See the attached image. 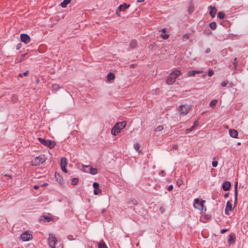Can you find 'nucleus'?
Masks as SVG:
<instances>
[{
    "label": "nucleus",
    "mask_w": 248,
    "mask_h": 248,
    "mask_svg": "<svg viewBox=\"0 0 248 248\" xmlns=\"http://www.w3.org/2000/svg\"><path fill=\"white\" fill-rule=\"evenodd\" d=\"M67 165V160L66 157H63L61 159V167L66 166Z\"/></svg>",
    "instance_id": "a211bd4d"
},
{
    "label": "nucleus",
    "mask_w": 248,
    "mask_h": 248,
    "mask_svg": "<svg viewBox=\"0 0 248 248\" xmlns=\"http://www.w3.org/2000/svg\"><path fill=\"white\" fill-rule=\"evenodd\" d=\"M99 184L96 182H94L93 183V187L95 188H97L99 187Z\"/></svg>",
    "instance_id": "4c0bfd02"
},
{
    "label": "nucleus",
    "mask_w": 248,
    "mask_h": 248,
    "mask_svg": "<svg viewBox=\"0 0 248 248\" xmlns=\"http://www.w3.org/2000/svg\"><path fill=\"white\" fill-rule=\"evenodd\" d=\"M161 37L164 39H167L169 37V35L168 34L161 35Z\"/></svg>",
    "instance_id": "79ce46f5"
},
{
    "label": "nucleus",
    "mask_w": 248,
    "mask_h": 248,
    "mask_svg": "<svg viewBox=\"0 0 248 248\" xmlns=\"http://www.w3.org/2000/svg\"><path fill=\"white\" fill-rule=\"evenodd\" d=\"M173 149H177V148H178V146H177V145H173Z\"/></svg>",
    "instance_id": "4d7b16f0"
},
{
    "label": "nucleus",
    "mask_w": 248,
    "mask_h": 248,
    "mask_svg": "<svg viewBox=\"0 0 248 248\" xmlns=\"http://www.w3.org/2000/svg\"><path fill=\"white\" fill-rule=\"evenodd\" d=\"M138 2H141L144 1L145 0H137Z\"/></svg>",
    "instance_id": "052dcab7"
},
{
    "label": "nucleus",
    "mask_w": 248,
    "mask_h": 248,
    "mask_svg": "<svg viewBox=\"0 0 248 248\" xmlns=\"http://www.w3.org/2000/svg\"><path fill=\"white\" fill-rule=\"evenodd\" d=\"M199 121L198 120H196L194 122V124H193V126L196 127V126H198L199 125Z\"/></svg>",
    "instance_id": "a19ab883"
},
{
    "label": "nucleus",
    "mask_w": 248,
    "mask_h": 248,
    "mask_svg": "<svg viewBox=\"0 0 248 248\" xmlns=\"http://www.w3.org/2000/svg\"><path fill=\"white\" fill-rule=\"evenodd\" d=\"M82 167H83V168H85V167L88 168V167H89V166H87V165H82Z\"/></svg>",
    "instance_id": "e2e57ef3"
},
{
    "label": "nucleus",
    "mask_w": 248,
    "mask_h": 248,
    "mask_svg": "<svg viewBox=\"0 0 248 248\" xmlns=\"http://www.w3.org/2000/svg\"><path fill=\"white\" fill-rule=\"evenodd\" d=\"M47 186V183H44L43 185H42L41 186Z\"/></svg>",
    "instance_id": "5fc2aeb1"
},
{
    "label": "nucleus",
    "mask_w": 248,
    "mask_h": 248,
    "mask_svg": "<svg viewBox=\"0 0 248 248\" xmlns=\"http://www.w3.org/2000/svg\"><path fill=\"white\" fill-rule=\"evenodd\" d=\"M124 4H121L116 10V14L118 16H120V12L124 9Z\"/></svg>",
    "instance_id": "f3484780"
},
{
    "label": "nucleus",
    "mask_w": 248,
    "mask_h": 248,
    "mask_svg": "<svg viewBox=\"0 0 248 248\" xmlns=\"http://www.w3.org/2000/svg\"><path fill=\"white\" fill-rule=\"evenodd\" d=\"M78 178H73L72 179L71 184L72 185L75 186L78 184Z\"/></svg>",
    "instance_id": "c85d7f7f"
},
{
    "label": "nucleus",
    "mask_w": 248,
    "mask_h": 248,
    "mask_svg": "<svg viewBox=\"0 0 248 248\" xmlns=\"http://www.w3.org/2000/svg\"><path fill=\"white\" fill-rule=\"evenodd\" d=\"M28 74H29V71H26L25 72H24L23 73L19 74L18 75V77L22 78L23 76H27L28 75Z\"/></svg>",
    "instance_id": "2f4dec72"
},
{
    "label": "nucleus",
    "mask_w": 248,
    "mask_h": 248,
    "mask_svg": "<svg viewBox=\"0 0 248 248\" xmlns=\"http://www.w3.org/2000/svg\"><path fill=\"white\" fill-rule=\"evenodd\" d=\"M193 11H194V6L192 4H191L188 7V13L191 14L193 12Z\"/></svg>",
    "instance_id": "7c9ffc66"
},
{
    "label": "nucleus",
    "mask_w": 248,
    "mask_h": 248,
    "mask_svg": "<svg viewBox=\"0 0 248 248\" xmlns=\"http://www.w3.org/2000/svg\"><path fill=\"white\" fill-rule=\"evenodd\" d=\"M163 209V208H162V207H160V210H161V209Z\"/></svg>",
    "instance_id": "338daca9"
},
{
    "label": "nucleus",
    "mask_w": 248,
    "mask_h": 248,
    "mask_svg": "<svg viewBox=\"0 0 248 248\" xmlns=\"http://www.w3.org/2000/svg\"><path fill=\"white\" fill-rule=\"evenodd\" d=\"M173 185H170L167 188L168 190V191H170L171 190H172L173 189Z\"/></svg>",
    "instance_id": "37998d69"
},
{
    "label": "nucleus",
    "mask_w": 248,
    "mask_h": 248,
    "mask_svg": "<svg viewBox=\"0 0 248 248\" xmlns=\"http://www.w3.org/2000/svg\"><path fill=\"white\" fill-rule=\"evenodd\" d=\"M58 241L54 234H49V236L48 238V243L49 246L52 248H55Z\"/></svg>",
    "instance_id": "0eeeda50"
},
{
    "label": "nucleus",
    "mask_w": 248,
    "mask_h": 248,
    "mask_svg": "<svg viewBox=\"0 0 248 248\" xmlns=\"http://www.w3.org/2000/svg\"><path fill=\"white\" fill-rule=\"evenodd\" d=\"M234 205L232 207V204L230 202V201H228L226 203V208L225 209V214L226 215H230L231 212L233 210V209L235 206L237 199V182H236L234 185Z\"/></svg>",
    "instance_id": "f257e3e1"
},
{
    "label": "nucleus",
    "mask_w": 248,
    "mask_h": 248,
    "mask_svg": "<svg viewBox=\"0 0 248 248\" xmlns=\"http://www.w3.org/2000/svg\"><path fill=\"white\" fill-rule=\"evenodd\" d=\"M52 87L53 90L55 91H58L60 88V86L57 84H53Z\"/></svg>",
    "instance_id": "c756f323"
},
{
    "label": "nucleus",
    "mask_w": 248,
    "mask_h": 248,
    "mask_svg": "<svg viewBox=\"0 0 248 248\" xmlns=\"http://www.w3.org/2000/svg\"><path fill=\"white\" fill-rule=\"evenodd\" d=\"M46 160V158L45 155H41L36 157L33 160L31 161V164L34 166H38Z\"/></svg>",
    "instance_id": "423d86ee"
},
{
    "label": "nucleus",
    "mask_w": 248,
    "mask_h": 248,
    "mask_svg": "<svg viewBox=\"0 0 248 248\" xmlns=\"http://www.w3.org/2000/svg\"><path fill=\"white\" fill-rule=\"evenodd\" d=\"M105 211V209H103L102 210V213H104Z\"/></svg>",
    "instance_id": "69168bd1"
},
{
    "label": "nucleus",
    "mask_w": 248,
    "mask_h": 248,
    "mask_svg": "<svg viewBox=\"0 0 248 248\" xmlns=\"http://www.w3.org/2000/svg\"><path fill=\"white\" fill-rule=\"evenodd\" d=\"M180 74L181 72L178 70H175L172 72L167 78L166 83L170 85L173 84L175 81V79L179 77Z\"/></svg>",
    "instance_id": "f03ea898"
},
{
    "label": "nucleus",
    "mask_w": 248,
    "mask_h": 248,
    "mask_svg": "<svg viewBox=\"0 0 248 248\" xmlns=\"http://www.w3.org/2000/svg\"><path fill=\"white\" fill-rule=\"evenodd\" d=\"M234 237L232 235H230L228 239V243L232 244L234 242Z\"/></svg>",
    "instance_id": "bb28decb"
},
{
    "label": "nucleus",
    "mask_w": 248,
    "mask_h": 248,
    "mask_svg": "<svg viewBox=\"0 0 248 248\" xmlns=\"http://www.w3.org/2000/svg\"><path fill=\"white\" fill-rule=\"evenodd\" d=\"M124 128V122L117 123L111 130V134L116 135L121 130Z\"/></svg>",
    "instance_id": "39448f33"
},
{
    "label": "nucleus",
    "mask_w": 248,
    "mask_h": 248,
    "mask_svg": "<svg viewBox=\"0 0 248 248\" xmlns=\"http://www.w3.org/2000/svg\"><path fill=\"white\" fill-rule=\"evenodd\" d=\"M222 187L224 191H228L231 187V183L229 181H225L222 184Z\"/></svg>",
    "instance_id": "f8f14e48"
},
{
    "label": "nucleus",
    "mask_w": 248,
    "mask_h": 248,
    "mask_svg": "<svg viewBox=\"0 0 248 248\" xmlns=\"http://www.w3.org/2000/svg\"><path fill=\"white\" fill-rule=\"evenodd\" d=\"M164 170H161V172H160V174L162 175V176L164 175Z\"/></svg>",
    "instance_id": "13d9d810"
},
{
    "label": "nucleus",
    "mask_w": 248,
    "mask_h": 248,
    "mask_svg": "<svg viewBox=\"0 0 248 248\" xmlns=\"http://www.w3.org/2000/svg\"><path fill=\"white\" fill-rule=\"evenodd\" d=\"M217 100L216 99L212 100L209 103L210 107L212 108H214L217 103Z\"/></svg>",
    "instance_id": "4be33fe9"
},
{
    "label": "nucleus",
    "mask_w": 248,
    "mask_h": 248,
    "mask_svg": "<svg viewBox=\"0 0 248 248\" xmlns=\"http://www.w3.org/2000/svg\"><path fill=\"white\" fill-rule=\"evenodd\" d=\"M190 37V35L188 33H186L183 35V39L184 40H186L187 39H188Z\"/></svg>",
    "instance_id": "72a5a7b5"
},
{
    "label": "nucleus",
    "mask_w": 248,
    "mask_h": 248,
    "mask_svg": "<svg viewBox=\"0 0 248 248\" xmlns=\"http://www.w3.org/2000/svg\"><path fill=\"white\" fill-rule=\"evenodd\" d=\"M237 145H241V143H240V142H238V143H237Z\"/></svg>",
    "instance_id": "0e129e2a"
},
{
    "label": "nucleus",
    "mask_w": 248,
    "mask_h": 248,
    "mask_svg": "<svg viewBox=\"0 0 248 248\" xmlns=\"http://www.w3.org/2000/svg\"><path fill=\"white\" fill-rule=\"evenodd\" d=\"M228 195H229V193H226L225 195H224V198H227L228 197Z\"/></svg>",
    "instance_id": "bf43d9fd"
},
{
    "label": "nucleus",
    "mask_w": 248,
    "mask_h": 248,
    "mask_svg": "<svg viewBox=\"0 0 248 248\" xmlns=\"http://www.w3.org/2000/svg\"><path fill=\"white\" fill-rule=\"evenodd\" d=\"M209 8L210 9L209 14L212 17H214L216 15V13L217 10L215 7H213L212 6H209Z\"/></svg>",
    "instance_id": "ddd939ff"
},
{
    "label": "nucleus",
    "mask_w": 248,
    "mask_h": 248,
    "mask_svg": "<svg viewBox=\"0 0 248 248\" xmlns=\"http://www.w3.org/2000/svg\"><path fill=\"white\" fill-rule=\"evenodd\" d=\"M191 132V131H190L189 128H187V129H186V134H187V133H189V132Z\"/></svg>",
    "instance_id": "3c124183"
},
{
    "label": "nucleus",
    "mask_w": 248,
    "mask_h": 248,
    "mask_svg": "<svg viewBox=\"0 0 248 248\" xmlns=\"http://www.w3.org/2000/svg\"><path fill=\"white\" fill-rule=\"evenodd\" d=\"M27 55V53H25V54H23L22 55H21V60L20 61H22L24 58L25 57V56Z\"/></svg>",
    "instance_id": "c03bdc74"
},
{
    "label": "nucleus",
    "mask_w": 248,
    "mask_h": 248,
    "mask_svg": "<svg viewBox=\"0 0 248 248\" xmlns=\"http://www.w3.org/2000/svg\"><path fill=\"white\" fill-rule=\"evenodd\" d=\"M214 74V72L213 70H209L208 72V75L210 77H212Z\"/></svg>",
    "instance_id": "58836bf2"
},
{
    "label": "nucleus",
    "mask_w": 248,
    "mask_h": 248,
    "mask_svg": "<svg viewBox=\"0 0 248 248\" xmlns=\"http://www.w3.org/2000/svg\"><path fill=\"white\" fill-rule=\"evenodd\" d=\"M20 237L23 241H28L31 239L32 236L31 233L28 232H25L22 233Z\"/></svg>",
    "instance_id": "1a4fd4ad"
},
{
    "label": "nucleus",
    "mask_w": 248,
    "mask_h": 248,
    "mask_svg": "<svg viewBox=\"0 0 248 248\" xmlns=\"http://www.w3.org/2000/svg\"><path fill=\"white\" fill-rule=\"evenodd\" d=\"M233 66L234 68H236L237 66V62L236 58H235L234 59Z\"/></svg>",
    "instance_id": "f704fd0d"
},
{
    "label": "nucleus",
    "mask_w": 248,
    "mask_h": 248,
    "mask_svg": "<svg viewBox=\"0 0 248 248\" xmlns=\"http://www.w3.org/2000/svg\"><path fill=\"white\" fill-rule=\"evenodd\" d=\"M98 248H108L105 242L102 241L98 243Z\"/></svg>",
    "instance_id": "5701e85b"
},
{
    "label": "nucleus",
    "mask_w": 248,
    "mask_h": 248,
    "mask_svg": "<svg viewBox=\"0 0 248 248\" xmlns=\"http://www.w3.org/2000/svg\"><path fill=\"white\" fill-rule=\"evenodd\" d=\"M66 166H61L62 170L65 173H66L67 172V170L66 169Z\"/></svg>",
    "instance_id": "ea45409f"
},
{
    "label": "nucleus",
    "mask_w": 248,
    "mask_h": 248,
    "mask_svg": "<svg viewBox=\"0 0 248 248\" xmlns=\"http://www.w3.org/2000/svg\"><path fill=\"white\" fill-rule=\"evenodd\" d=\"M163 129V126L162 125L158 126L155 129V132L156 133L161 132Z\"/></svg>",
    "instance_id": "b1692460"
},
{
    "label": "nucleus",
    "mask_w": 248,
    "mask_h": 248,
    "mask_svg": "<svg viewBox=\"0 0 248 248\" xmlns=\"http://www.w3.org/2000/svg\"><path fill=\"white\" fill-rule=\"evenodd\" d=\"M160 211H161V213H163V212H162L163 209H161V210H160Z\"/></svg>",
    "instance_id": "774afa93"
},
{
    "label": "nucleus",
    "mask_w": 248,
    "mask_h": 248,
    "mask_svg": "<svg viewBox=\"0 0 248 248\" xmlns=\"http://www.w3.org/2000/svg\"><path fill=\"white\" fill-rule=\"evenodd\" d=\"M228 83V81L227 80L224 81L221 83V86L223 87H226Z\"/></svg>",
    "instance_id": "c9c22d12"
},
{
    "label": "nucleus",
    "mask_w": 248,
    "mask_h": 248,
    "mask_svg": "<svg viewBox=\"0 0 248 248\" xmlns=\"http://www.w3.org/2000/svg\"><path fill=\"white\" fill-rule=\"evenodd\" d=\"M71 0H64L61 3V6L62 8H65L67 7V5L70 2Z\"/></svg>",
    "instance_id": "6ab92c4d"
},
{
    "label": "nucleus",
    "mask_w": 248,
    "mask_h": 248,
    "mask_svg": "<svg viewBox=\"0 0 248 248\" xmlns=\"http://www.w3.org/2000/svg\"><path fill=\"white\" fill-rule=\"evenodd\" d=\"M129 5L125 3V9L129 8Z\"/></svg>",
    "instance_id": "864d4df0"
},
{
    "label": "nucleus",
    "mask_w": 248,
    "mask_h": 248,
    "mask_svg": "<svg viewBox=\"0 0 248 248\" xmlns=\"http://www.w3.org/2000/svg\"><path fill=\"white\" fill-rule=\"evenodd\" d=\"M229 135L230 136L233 138H238V132L235 129H230L229 130Z\"/></svg>",
    "instance_id": "4468645a"
},
{
    "label": "nucleus",
    "mask_w": 248,
    "mask_h": 248,
    "mask_svg": "<svg viewBox=\"0 0 248 248\" xmlns=\"http://www.w3.org/2000/svg\"><path fill=\"white\" fill-rule=\"evenodd\" d=\"M225 14L223 12H219L217 14V17L219 19H223L225 17Z\"/></svg>",
    "instance_id": "393cba45"
},
{
    "label": "nucleus",
    "mask_w": 248,
    "mask_h": 248,
    "mask_svg": "<svg viewBox=\"0 0 248 248\" xmlns=\"http://www.w3.org/2000/svg\"><path fill=\"white\" fill-rule=\"evenodd\" d=\"M21 44H17L16 46V49H17V50L19 49L21 47Z\"/></svg>",
    "instance_id": "a18cd8bd"
},
{
    "label": "nucleus",
    "mask_w": 248,
    "mask_h": 248,
    "mask_svg": "<svg viewBox=\"0 0 248 248\" xmlns=\"http://www.w3.org/2000/svg\"><path fill=\"white\" fill-rule=\"evenodd\" d=\"M226 231H227L226 229H222L220 231V233L223 234V233H225Z\"/></svg>",
    "instance_id": "09e8293b"
},
{
    "label": "nucleus",
    "mask_w": 248,
    "mask_h": 248,
    "mask_svg": "<svg viewBox=\"0 0 248 248\" xmlns=\"http://www.w3.org/2000/svg\"><path fill=\"white\" fill-rule=\"evenodd\" d=\"M101 192V190L99 189V188H95L93 193L95 195H97L98 193H100Z\"/></svg>",
    "instance_id": "473e14b6"
},
{
    "label": "nucleus",
    "mask_w": 248,
    "mask_h": 248,
    "mask_svg": "<svg viewBox=\"0 0 248 248\" xmlns=\"http://www.w3.org/2000/svg\"><path fill=\"white\" fill-rule=\"evenodd\" d=\"M190 108H191V107L189 105H181L180 106L179 111L181 114L186 115L189 112Z\"/></svg>",
    "instance_id": "6e6552de"
},
{
    "label": "nucleus",
    "mask_w": 248,
    "mask_h": 248,
    "mask_svg": "<svg viewBox=\"0 0 248 248\" xmlns=\"http://www.w3.org/2000/svg\"><path fill=\"white\" fill-rule=\"evenodd\" d=\"M39 186H37V185H35V186H34V188L35 189H38V188H39Z\"/></svg>",
    "instance_id": "603ef678"
},
{
    "label": "nucleus",
    "mask_w": 248,
    "mask_h": 248,
    "mask_svg": "<svg viewBox=\"0 0 248 248\" xmlns=\"http://www.w3.org/2000/svg\"><path fill=\"white\" fill-rule=\"evenodd\" d=\"M134 149L138 152L140 153V145L138 143H135L134 145Z\"/></svg>",
    "instance_id": "cd10ccee"
},
{
    "label": "nucleus",
    "mask_w": 248,
    "mask_h": 248,
    "mask_svg": "<svg viewBox=\"0 0 248 248\" xmlns=\"http://www.w3.org/2000/svg\"><path fill=\"white\" fill-rule=\"evenodd\" d=\"M210 28L212 30H215L217 28L216 23L215 22H212L209 24Z\"/></svg>",
    "instance_id": "a878e982"
},
{
    "label": "nucleus",
    "mask_w": 248,
    "mask_h": 248,
    "mask_svg": "<svg viewBox=\"0 0 248 248\" xmlns=\"http://www.w3.org/2000/svg\"><path fill=\"white\" fill-rule=\"evenodd\" d=\"M195 127L192 125L190 128H189V130L190 131H192V130H193L194 129Z\"/></svg>",
    "instance_id": "8fccbe9b"
},
{
    "label": "nucleus",
    "mask_w": 248,
    "mask_h": 248,
    "mask_svg": "<svg viewBox=\"0 0 248 248\" xmlns=\"http://www.w3.org/2000/svg\"><path fill=\"white\" fill-rule=\"evenodd\" d=\"M90 173L92 175H95L98 173V170L96 168L91 167L90 168Z\"/></svg>",
    "instance_id": "aec40b11"
},
{
    "label": "nucleus",
    "mask_w": 248,
    "mask_h": 248,
    "mask_svg": "<svg viewBox=\"0 0 248 248\" xmlns=\"http://www.w3.org/2000/svg\"><path fill=\"white\" fill-rule=\"evenodd\" d=\"M137 203H138V202H137V201L136 200H134V199H131L127 203V206L128 207H132L134 206L137 205Z\"/></svg>",
    "instance_id": "2eb2a0df"
},
{
    "label": "nucleus",
    "mask_w": 248,
    "mask_h": 248,
    "mask_svg": "<svg viewBox=\"0 0 248 248\" xmlns=\"http://www.w3.org/2000/svg\"><path fill=\"white\" fill-rule=\"evenodd\" d=\"M137 45V42L135 40H132L130 43V46L132 48H134L136 47Z\"/></svg>",
    "instance_id": "412c9836"
},
{
    "label": "nucleus",
    "mask_w": 248,
    "mask_h": 248,
    "mask_svg": "<svg viewBox=\"0 0 248 248\" xmlns=\"http://www.w3.org/2000/svg\"><path fill=\"white\" fill-rule=\"evenodd\" d=\"M217 164H218V162H217V161H213V162H212V166H213V167H215H215H217Z\"/></svg>",
    "instance_id": "e433bc0d"
},
{
    "label": "nucleus",
    "mask_w": 248,
    "mask_h": 248,
    "mask_svg": "<svg viewBox=\"0 0 248 248\" xmlns=\"http://www.w3.org/2000/svg\"><path fill=\"white\" fill-rule=\"evenodd\" d=\"M107 78L108 81L110 82L114 79L115 76L113 74L109 73L108 74Z\"/></svg>",
    "instance_id": "dca6fc26"
},
{
    "label": "nucleus",
    "mask_w": 248,
    "mask_h": 248,
    "mask_svg": "<svg viewBox=\"0 0 248 248\" xmlns=\"http://www.w3.org/2000/svg\"><path fill=\"white\" fill-rule=\"evenodd\" d=\"M4 176L8 177L9 178H12L13 177L12 175L7 174H4Z\"/></svg>",
    "instance_id": "de8ad7c7"
},
{
    "label": "nucleus",
    "mask_w": 248,
    "mask_h": 248,
    "mask_svg": "<svg viewBox=\"0 0 248 248\" xmlns=\"http://www.w3.org/2000/svg\"><path fill=\"white\" fill-rule=\"evenodd\" d=\"M161 31H162L163 32H166V29L165 28L162 29Z\"/></svg>",
    "instance_id": "680f3d73"
},
{
    "label": "nucleus",
    "mask_w": 248,
    "mask_h": 248,
    "mask_svg": "<svg viewBox=\"0 0 248 248\" xmlns=\"http://www.w3.org/2000/svg\"><path fill=\"white\" fill-rule=\"evenodd\" d=\"M45 219H46L47 220V222H49L51 220V218L50 217H45Z\"/></svg>",
    "instance_id": "49530a36"
},
{
    "label": "nucleus",
    "mask_w": 248,
    "mask_h": 248,
    "mask_svg": "<svg viewBox=\"0 0 248 248\" xmlns=\"http://www.w3.org/2000/svg\"><path fill=\"white\" fill-rule=\"evenodd\" d=\"M210 49H209V48H208V49H207L205 50V53H209V52H210Z\"/></svg>",
    "instance_id": "6e6d98bb"
},
{
    "label": "nucleus",
    "mask_w": 248,
    "mask_h": 248,
    "mask_svg": "<svg viewBox=\"0 0 248 248\" xmlns=\"http://www.w3.org/2000/svg\"><path fill=\"white\" fill-rule=\"evenodd\" d=\"M203 73V71L202 70H191L187 72V75L188 77H193L196 74H200Z\"/></svg>",
    "instance_id": "9b49d317"
},
{
    "label": "nucleus",
    "mask_w": 248,
    "mask_h": 248,
    "mask_svg": "<svg viewBox=\"0 0 248 248\" xmlns=\"http://www.w3.org/2000/svg\"><path fill=\"white\" fill-rule=\"evenodd\" d=\"M205 202V201L202 199H195L193 202V206L196 209L202 212L203 210V203Z\"/></svg>",
    "instance_id": "7ed1b4c3"
},
{
    "label": "nucleus",
    "mask_w": 248,
    "mask_h": 248,
    "mask_svg": "<svg viewBox=\"0 0 248 248\" xmlns=\"http://www.w3.org/2000/svg\"><path fill=\"white\" fill-rule=\"evenodd\" d=\"M39 141L43 145L48 147L50 149L53 148L56 145V143L54 141L43 139L41 138H38Z\"/></svg>",
    "instance_id": "20e7f679"
},
{
    "label": "nucleus",
    "mask_w": 248,
    "mask_h": 248,
    "mask_svg": "<svg viewBox=\"0 0 248 248\" xmlns=\"http://www.w3.org/2000/svg\"><path fill=\"white\" fill-rule=\"evenodd\" d=\"M20 39L22 42L25 43L26 44L29 43L31 41L29 36L27 34L24 33H22L20 35Z\"/></svg>",
    "instance_id": "9d476101"
}]
</instances>
